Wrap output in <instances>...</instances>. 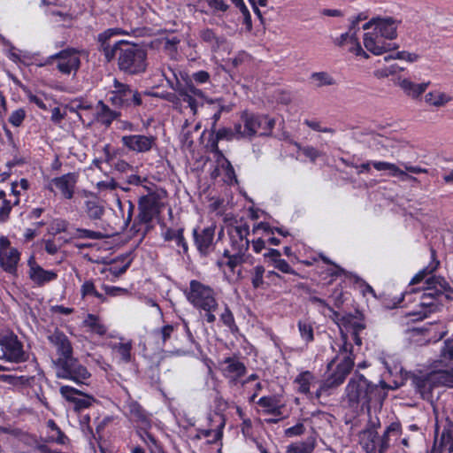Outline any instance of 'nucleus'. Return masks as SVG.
Here are the masks:
<instances>
[{
	"instance_id": "nucleus-38",
	"label": "nucleus",
	"mask_w": 453,
	"mask_h": 453,
	"mask_svg": "<svg viewBox=\"0 0 453 453\" xmlns=\"http://www.w3.org/2000/svg\"><path fill=\"white\" fill-rule=\"evenodd\" d=\"M452 100V97L440 90L430 91L425 96V102L434 107H442Z\"/></svg>"
},
{
	"instance_id": "nucleus-39",
	"label": "nucleus",
	"mask_w": 453,
	"mask_h": 453,
	"mask_svg": "<svg viewBox=\"0 0 453 453\" xmlns=\"http://www.w3.org/2000/svg\"><path fill=\"white\" fill-rule=\"evenodd\" d=\"M84 326L88 327L91 333L103 336L107 332V326L102 322L99 317L94 314H88L83 320Z\"/></svg>"
},
{
	"instance_id": "nucleus-62",
	"label": "nucleus",
	"mask_w": 453,
	"mask_h": 453,
	"mask_svg": "<svg viewBox=\"0 0 453 453\" xmlns=\"http://www.w3.org/2000/svg\"><path fill=\"white\" fill-rule=\"evenodd\" d=\"M426 284L428 285L427 288H432V289H434L436 286H439L443 291L449 289V283L442 277L433 276L426 280Z\"/></svg>"
},
{
	"instance_id": "nucleus-31",
	"label": "nucleus",
	"mask_w": 453,
	"mask_h": 453,
	"mask_svg": "<svg viewBox=\"0 0 453 453\" xmlns=\"http://www.w3.org/2000/svg\"><path fill=\"white\" fill-rule=\"evenodd\" d=\"M398 84L408 96L416 99L419 97L426 90V88L430 85V81L415 83L412 82L411 80L404 78L400 79Z\"/></svg>"
},
{
	"instance_id": "nucleus-59",
	"label": "nucleus",
	"mask_w": 453,
	"mask_h": 453,
	"mask_svg": "<svg viewBox=\"0 0 453 453\" xmlns=\"http://www.w3.org/2000/svg\"><path fill=\"white\" fill-rule=\"evenodd\" d=\"M310 301L311 303L315 304L319 312L322 313L324 316H327L330 313H333V309L321 298L317 296H311L310 298Z\"/></svg>"
},
{
	"instance_id": "nucleus-2",
	"label": "nucleus",
	"mask_w": 453,
	"mask_h": 453,
	"mask_svg": "<svg viewBox=\"0 0 453 453\" xmlns=\"http://www.w3.org/2000/svg\"><path fill=\"white\" fill-rule=\"evenodd\" d=\"M335 345L339 348L338 354L327 365V370L331 372L326 380V385L328 388L337 387L343 383L354 366L353 347L349 342V336L342 331L340 342H335Z\"/></svg>"
},
{
	"instance_id": "nucleus-29",
	"label": "nucleus",
	"mask_w": 453,
	"mask_h": 453,
	"mask_svg": "<svg viewBox=\"0 0 453 453\" xmlns=\"http://www.w3.org/2000/svg\"><path fill=\"white\" fill-rule=\"evenodd\" d=\"M434 365L435 368H441L449 372L453 371V337L444 342L440 357Z\"/></svg>"
},
{
	"instance_id": "nucleus-18",
	"label": "nucleus",
	"mask_w": 453,
	"mask_h": 453,
	"mask_svg": "<svg viewBox=\"0 0 453 453\" xmlns=\"http://www.w3.org/2000/svg\"><path fill=\"white\" fill-rule=\"evenodd\" d=\"M156 137L153 135L130 134L121 137L122 145L128 150L136 153L149 152L156 145Z\"/></svg>"
},
{
	"instance_id": "nucleus-33",
	"label": "nucleus",
	"mask_w": 453,
	"mask_h": 453,
	"mask_svg": "<svg viewBox=\"0 0 453 453\" xmlns=\"http://www.w3.org/2000/svg\"><path fill=\"white\" fill-rule=\"evenodd\" d=\"M311 85L315 88L337 85L336 79L328 72H314L309 77Z\"/></svg>"
},
{
	"instance_id": "nucleus-47",
	"label": "nucleus",
	"mask_w": 453,
	"mask_h": 453,
	"mask_svg": "<svg viewBox=\"0 0 453 453\" xmlns=\"http://www.w3.org/2000/svg\"><path fill=\"white\" fill-rule=\"evenodd\" d=\"M70 238L99 240L103 237L100 232H96L84 228H75L73 232H69Z\"/></svg>"
},
{
	"instance_id": "nucleus-20",
	"label": "nucleus",
	"mask_w": 453,
	"mask_h": 453,
	"mask_svg": "<svg viewBox=\"0 0 453 453\" xmlns=\"http://www.w3.org/2000/svg\"><path fill=\"white\" fill-rule=\"evenodd\" d=\"M231 252L244 255L249 249L250 242L247 238L250 229L246 225L230 226L228 228Z\"/></svg>"
},
{
	"instance_id": "nucleus-42",
	"label": "nucleus",
	"mask_w": 453,
	"mask_h": 453,
	"mask_svg": "<svg viewBox=\"0 0 453 453\" xmlns=\"http://www.w3.org/2000/svg\"><path fill=\"white\" fill-rule=\"evenodd\" d=\"M431 257L432 261L430 264L424 269L420 270L410 281V285H415L421 282L425 277L433 272H434L439 266V260L435 257V251L434 250H431Z\"/></svg>"
},
{
	"instance_id": "nucleus-8",
	"label": "nucleus",
	"mask_w": 453,
	"mask_h": 453,
	"mask_svg": "<svg viewBox=\"0 0 453 453\" xmlns=\"http://www.w3.org/2000/svg\"><path fill=\"white\" fill-rule=\"evenodd\" d=\"M168 71L171 72L173 76L174 77L175 83L171 81L170 78L166 75L165 73H164L163 75L167 80L171 88L179 93L180 96L181 97V104L186 103L188 104V107L190 108V111H192L193 115H196L198 107L202 106L203 104V102L206 101L205 94L203 93V90L196 88L191 83H187L186 86H183L180 83L177 73L171 68H168Z\"/></svg>"
},
{
	"instance_id": "nucleus-17",
	"label": "nucleus",
	"mask_w": 453,
	"mask_h": 453,
	"mask_svg": "<svg viewBox=\"0 0 453 453\" xmlns=\"http://www.w3.org/2000/svg\"><path fill=\"white\" fill-rule=\"evenodd\" d=\"M388 41V39L380 36V35L376 33L373 29L372 31L365 33L363 37L365 48L376 56L382 55L383 53L396 48L395 43L389 42Z\"/></svg>"
},
{
	"instance_id": "nucleus-4",
	"label": "nucleus",
	"mask_w": 453,
	"mask_h": 453,
	"mask_svg": "<svg viewBox=\"0 0 453 453\" xmlns=\"http://www.w3.org/2000/svg\"><path fill=\"white\" fill-rule=\"evenodd\" d=\"M412 383L421 397L429 400L434 388L439 386L453 388V374L446 370L435 368L434 365L430 372L415 376Z\"/></svg>"
},
{
	"instance_id": "nucleus-37",
	"label": "nucleus",
	"mask_w": 453,
	"mask_h": 453,
	"mask_svg": "<svg viewBox=\"0 0 453 453\" xmlns=\"http://www.w3.org/2000/svg\"><path fill=\"white\" fill-rule=\"evenodd\" d=\"M119 112L111 110L107 104L100 101L97 104L96 118L99 122L109 127L119 116Z\"/></svg>"
},
{
	"instance_id": "nucleus-22",
	"label": "nucleus",
	"mask_w": 453,
	"mask_h": 453,
	"mask_svg": "<svg viewBox=\"0 0 453 453\" xmlns=\"http://www.w3.org/2000/svg\"><path fill=\"white\" fill-rule=\"evenodd\" d=\"M441 295V290L427 288V292L423 293L420 296L419 307L422 310L412 312L411 315L417 317L416 319H423L426 318L429 313L436 311L440 306L437 303V297Z\"/></svg>"
},
{
	"instance_id": "nucleus-63",
	"label": "nucleus",
	"mask_w": 453,
	"mask_h": 453,
	"mask_svg": "<svg viewBox=\"0 0 453 453\" xmlns=\"http://www.w3.org/2000/svg\"><path fill=\"white\" fill-rule=\"evenodd\" d=\"M103 289L105 293V295L109 296H125L128 294V290L127 288L116 287V286H110V285H103Z\"/></svg>"
},
{
	"instance_id": "nucleus-35",
	"label": "nucleus",
	"mask_w": 453,
	"mask_h": 453,
	"mask_svg": "<svg viewBox=\"0 0 453 453\" xmlns=\"http://www.w3.org/2000/svg\"><path fill=\"white\" fill-rule=\"evenodd\" d=\"M257 404L268 414L280 415L283 404L279 396H263L257 401Z\"/></svg>"
},
{
	"instance_id": "nucleus-53",
	"label": "nucleus",
	"mask_w": 453,
	"mask_h": 453,
	"mask_svg": "<svg viewBox=\"0 0 453 453\" xmlns=\"http://www.w3.org/2000/svg\"><path fill=\"white\" fill-rule=\"evenodd\" d=\"M159 97L165 99L169 103L173 104V107L176 110H178L180 112H182V104H181V97L180 96L179 93H162L158 95Z\"/></svg>"
},
{
	"instance_id": "nucleus-14",
	"label": "nucleus",
	"mask_w": 453,
	"mask_h": 453,
	"mask_svg": "<svg viewBox=\"0 0 453 453\" xmlns=\"http://www.w3.org/2000/svg\"><path fill=\"white\" fill-rule=\"evenodd\" d=\"M216 158V167L211 172L212 179L221 178V180L226 184L232 185L237 182L235 173L231 163L224 157L223 153L216 145L213 150Z\"/></svg>"
},
{
	"instance_id": "nucleus-51",
	"label": "nucleus",
	"mask_w": 453,
	"mask_h": 453,
	"mask_svg": "<svg viewBox=\"0 0 453 453\" xmlns=\"http://www.w3.org/2000/svg\"><path fill=\"white\" fill-rule=\"evenodd\" d=\"M137 434L141 440L150 448L151 453L159 449V446L156 438L148 432V430H137Z\"/></svg>"
},
{
	"instance_id": "nucleus-44",
	"label": "nucleus",
	"mask_w": 453,
	"mask_h": 453,
	"mask_svg": "<svg viewBox=\"0 0 453 453\" xmlns=\"http://www.w3.org/2000/svg\"><path fill=\"white\" fill-rule=\"evenodd\" d=\"M199 36L203 42H206L211 48L212 50H218L224 42L223 38L218 37L210 28L201 30Z\"/></svg>"
},
{
	"instance_id": "nucleus-9",
	"label": "nucleus",
	"mask_w": 453,
	"mask_h": 453,
	"mask_svg": "<svg viewBox=\"0 0 453 453\" xmlns=\"http://www.w3.org/2000/svg\"><path fill=\"white\" fill-rule=\"evenodd\" d=\"M86 56V52L81 50L75 48H66L60 50L59 52L50 56L44 64L40 65H45L51 64L54 60L57 61V69L62 74H71L72 73H76L81 66V60L82 57Z\"/></svg>"
},
{
	"instance_id": "nucleus-60",
	"label": "nucleus",
	"mask_w": 453,
	"mask_h": 453,
	"mask_svg": "<svg viewBox=\"0 0 453 453\" xmlns=\"http://www.w3.org/2000/svg\"><path fill=\"white\" fill-rule=\"evenodd\" d=\"M26 118V111L24 109H17L13 111L11 115L9 116V122L13 127H19L23 123L24 119Z\"/></svg>"
},
{
	"instance_id": "nucleus-1",
	"label": "nucleus",
	"mask_w": 453,
	"mask_h": 453,
	"mask_svg": "<svg viewBox=\"0 0 453 453\" xmlns=\"http://www.w3.org/2000/svg\"><path fill=\"white\" fill-rule=\"evenodd\" d=\"M388 388L390 387L384 381L376 385L363 374L355 373L346 385L344 396L350 408L365 410L370 413L372 408L380 409Z\"/></svg>"
},
{
	"instance_id": "nucleus-45",
	"label": "nucleus",
	"mask_w": 453,
	"mask_h": 453,
	"mask_svg": "<svg viewBox=\"0 0 453 453\" xmlns=\"http://www.w3.org/2000/svg\"><path fill=\"white\" fill-rule=\"evenodd\" d=\"M88 216L92 219H99L104 212V208L96 199L88 200L85 203Z\"/></svg>"
},
{
	"instance_id": "nucleus-41",
	"label": "nucleus",
	"mask_w": 453,
	"mask_h": 453,
	"mask_svg": "<svg viewBox=\"0 0 453 453\" xmlns=\"http://www.w3.org/2000/svg\"><path fill=\"white\" fill-rule=\"evenodd\" d=\"M163 237L165 241H174L178 247H181L184 252L188 251V243L183 236V229L167 228L163 233Z\"/></svg>"
},
{
	"instance_id": "nucleus-54",
	"label": "nucleus",
	"mask_w": 453,
	"mask_h": 453,
	"mask_svg": "<svg viewBox=\"0 0 453 453\" xmlns=\"http://www.w3.org/2000/svg\"><path fill=\"white\" fill-rule=\"evenodd\" d=\"M419 55L417 53L408 52V51H398L395 55H389L385 57V60L388 59H402L410 63H414L419 59Z\"/></svg>"
},
{
	"instance_id": "nucleus-55",
	"label": "nucleus",
	"mask_w": 453,
	"mask_h": 453,
	"mask_svg": "<svg viewBox=\"0 0 453 453\" xmlns=\"http://www.w3.org/2000/svg\"><path fill=\"white\" fill-rule=\"evenodd\" d=\"M69 223L63 219H56L50 225V232L52 234L65 233L68 231Z\"/></svg>"
},
{
	"instance_id": "nucleus-57",
	"label": "nucleus",
	"mask_w": 453,
	"mask_h": 453,
	"mask_svg": "<svg viewBox=\"0 0 453 453\" xmlns=\"http://www.w3.org/2000/svg\"><path fill=\"white\" fill-rule=\"evenodd\" d=\"M19 199L17 197L13 203L10 200H4L0 207V222H5L10 216L13 205H18Z\"/></svg>"
},
{
	"instance_id": "nucleus-48",
	"label": "nucleus",
	"mask_w": 453,
	"mask_h": 453,
	"mask_svg": "<svg viewBox=\"0 0 453 453\" xmlns=\"http://www.w3.org/2000/svg\"><path fill=\"white\" fill-rule=\"evenodd\" d=\"M219 319L231 332L234 333L238 330L234 314L227 305L225 306L224 311L220 313Z\"/></svg>"
},
{
	"instance_id": "nucleus-15",
	"label": "nucleus",
	"mask_w": 453,
	"mask_h": 453,
	"mask_svg": "<svg viewBox=\"0 0 453 453\" xmlns=\"http://www.w3.org/2000/svg\"><path fill=\"white\" fill-rule=\"evenodd\" d=\"M127 416L134 423L137 430H149L151 427V415L149 414L136 401L129 398L126 402Z\"/></svg>"
},
{
	"instance_id": "nucleus-16",
	"label": "nucleus",
	"mask_w": 453,
	"mask_h": 453,
	"mask_svg": "<svg viewBox=\"0 0 453 453\" xmlns=\"http://www.w3.org/2000/svg\"><path fill=\"white\" fill-rule=\"evenodd\" d=\"M219 370L231 383H237L246 373L245 365L237 357H227L219 362Z\"/></svg>"
},
{
	"instance_id": "nucleus-30",
	"label": "nucleus",
	"mask_w": 453,
	"mask_h": 453,
	"mask_svg": "<svg viewBox=\"0 0 453 453\" xmlns=\"http://www.w3.org/2000/svg\"><path fill=\"white\" fill-rule=\"evenodd\" d=\"M453 452V429L446 427L442 430L439 440H435L432 453Z\"/></svg>"
},
{
	"instance_id": "nucleus-64",
	"label": "nucleus",
	"mask_w": 453,
	"mask_h": 453,
	"mask_svg": "<svg viewBox=\"0 0 453 453\" xmlns=\"http://www.w3.org/2000/svg\"><path fill=\"white\" fill-rule=\"evenodd\" d=\"M273 267L278 269L283 273L296 274V271L290 266V265L282 258L276 259L273 263Z\"/></svg>"
},
{
	"instance_id": "nucleus-50",
	"label": "nucleus",
	"mask_w": 453,
	"mask_h": 453,
	"mask_svg": "<svg viewBox=\"0 0 453 453\" xmlns=\"http://www.w3.org/2000/svg\"><path fill=\"white\" fill-rule=\"evenodd\" d=\"M47 427L50 429V431H57V435L55 434H49L48 440L50 441H55L58 444H65L66 436L63 434V432L60 430V428L57 426L54 420L50 419L47 422Z\"/></svg>"
},
{
	"instance_id": "nucleus-11",
	"label": "nucleus",
	"mask_w": 453,
	"mask_h": 453,
	"mask_svg": "<svg viewBox=\"0 0 453 453\" xmlns=\"http://www.w3.org/2000/svg\"><path fill=\"white\" fill-rule=\"evenodd\" d=\"M0 359L10 363L19 364L28 359L23 343L13 333L0 335Z\"/></svg>"
},
{
	"instance_id": "nucleus-24",
	"label": "nucleus",
	"mask_w": 453,
	"mask_h": 453,
	"mask_svg": "<svg viewBox=\"0 0 453 453\" xmlns=\"http://www.w3.org/2000/svg\"><path fill=\"white\" fill-rule=\"evenodd\" d=\"M28 276L30 280L37 286H43L46 283L55 280L58 278V273L53 270H45L39 265L31 256L27 261Z\"/></svg>"
},
{
	"instance_id": "nucleus-61",
	"label": "nucleus",
	"mask_w": 453,
	"mask_h": 453,
	"mask_svg": "<svg viewBox=\"0 0 453 453\" xmlns=\"http://www.w3.org/2000/svg\"><path fill=\"white\" fill-rule=\"evenodd\" d=\"M80 427L85 436H94L92 428L89 425L90 417L88 414H81L79 417Z\"/></svg>"
},
{
	"instance_id": "nucleus-40",
	"label": "nucleus",
	"mask_w": 453,
	"mask_h": 453,
	"mask_svg": "<svg viewBox=\"0 0 453 453\" xmlns=\"http://www.w3.org/2000/svg\"><path fill=\"white\" fill-rule=\"evenodd\" d=\"M242 254H237L236 252H231L229 250H225L224 258L218 261V265L221 268L227 266L231 272H234V268L242 262Z\"/></svg>"
},
{
	"instance_id": "nucleus-7",
	"label": "nucleus",
	"mask_w": 453,
	"mask_h": 453,
	"mask_svg": "<svg viewBox=\"0 0 453 453\" xmlns=\"http://www.w3.org/2000/svg\"><path fill=\"white\" fill-rule=\"evenodd\" d=\"M274 127V120L267 116L244 112L242 123L234 126V131L240 137H252L256 134H267Z\"/></svg>"
},
{
	"instance_id": "nucleus-49",
	"label": "nucleus",
	"mask_w": 453,
	"mask_h": 453,
	"mask_svg": "<svg viewBox=\"0 0 453 453\" xmlns=\"http://www.w3.org/2000/svg\"><path fill=\"white\" fill-rule=\"evenodd\" d=\"M265 270L262 265H256L251 272V284L254 288H265L264 275Z\"/></svg>"
},
{
	"instance_id": "nucleus-32",
	"label": "nucleus",
	"mask_w": 453,
	"mask_h": 453,
	"mask_svg": "<svg viewBox=\"0 0 453 453\" xmlns=\"http://www.w3.org/2000/svg\"><path fill=\"white\" fill-rule=\"evenodd\" d=\"M359 440L360 445L366 453H377L379 436L376 430L372 428L364 430L359 435Z\"/></svg>"
},
{
	"instance_id": "nucleus-43",
	"label": "nucleus",
	"mask_w": 453,
	"mask_h": 453,
	"mask_svg": "<svg viewBox=\"0 0 453 453\" xmlns=\"http://www.w3.org/2000/svg\"><path fill=\"white\" fill-rule=\"evenodd\" d=\"M81 295L83 299L95 297L99 301V303H104L107 301L104 295L99 293L96 290V286L92 280H86L83 282L81 287Z\"/></svg>"
},
{
	"instance_id": "nucleus-10",
	"label": "nucleus",
	"mask_w": 453,
	"mask_h": 453,
	"mask_svg": "<svg viewBox=\"0 0 453 453\" xmlns=\"http://www.w3.org/2000/svg\"><path fill=\"white\" fill-rule=\"evenodd\" d=\"M55 365L58 378L70 380L77 384L87 385L91 377V373L87 367L73 356L63 360H56Z\"/></svg>"
},
{
	"instance_id": "nucleus-36",
	"label": "nucleus",
	"mask_w": 453,
	"mask_h": 453,
	"mask_svg": "<svg viewBox=\"0 0 453 453\" xmlns=\"http://www.w3.org/2000/svg\"><path fill=\"white\" fill-rule=\"evenodd\" d=\"M315 376L309 371H304L299 373L294 380V384L296 386V391L300 394L308 395L311 391V387L315 383Z\"/></svg>"
},
{
	"instance_id": "nucleus-12",
	"label": "nucleus",
	"mask_w": 453,
	"mask_h": 453,
	"mask_svg": "<svg viewBox=\"0 0 453 453\" xmlns=\"http://www.w3.org/2000/svg\"><path fill=\"white\" fill-rule=\"evenodd\" d=\"M400 24L401 20L391 16H377L365 23L363 29H373L376 33H379L380 36L385 37L388 41H392L397 37V28Z\"/></svg>"
},
{
	"instance_id": "nucleus-56",
	"label": "nucleus",
	"mask_w": 453,
	"mask_h": 453,
	"mask_svg": "<svg viewBox=\"0 0 453 453\" xmlns=\"http://www.w3.org/2000/svg\"><path fill=\"white\" fill-rule=\"evenodd\" d=\"M349 50L356 56H360L364 58H369V55L364 50L360 42H358V39L356 35V31L353 32V36L351 37V41L349 42Z\"/></svg>"
},
{
	"instance_id": "nucleus-25",
	"label": "nucleus",
	"mask_w": 453,
	"mask_h": 453,
	"mask_svg": "<svg viewBox=\"0 0 453 453\" xmlns=\"http://www.w3.org/2000/svg\"><path fill=\"white\" fill-rule=\"evenodd\" d=\"M48 340L56 348L58 355L57 360H63L73 356L72 343L63 332L55 330L48 335Z\"/></svg>"
},
{
	"instance_id": "nucleus-26",
	"label": "nucleus",
	"mask_w": 453,
	"mask_h": 453,
	"mask_svg": "<svg viewBox=\"0 0 453 453\" xmlns=\"http://www.w3.org/2000/svg\"><path fill=\"white\" fill-rule=\"evenodd\" d=\"M77 180L78 176L76 173H68L52 179L50 185L55 186L65 199H72L74 195Z\"/></svg>"
},
{
	"instance_id": "nucleus-3",
	"label": "nucleus",
	"mask_w": 453,
	"mask_h": 453,
	"mask_svg": "<svg viewBox=\"0 0 453 453\" xmlns=\"http://www.w3.org/2000/svg\"><path fill=\"white\" fill-rule=\"evenodd\" d=\"M118 66L120 71L128 74H139L147 68V52L142 47L126 42L119 48Z\"/></svg>"
},
{
	"instance_id": "nucleus-46",
	"label": "nucleus",
	"mask_w": 453,
	"mask_h": 453,
	"mask_svg": "<svg viewBox=\"0 0 453 453\" xmlns=\"http://www.w3.org/2000/svg\"><path fill=\"white\" fill-rule=\"evenodd\" d=\"M298 331L301 339L309 344L314 340V330L312 324L308 320H299L297 323Z\"/></svg>"
},
{
	"instance_id": "nucleus-6",
	"label": "nucleus",
	"mask_w": 453,
	"mask_h": 453,
	"mask_svg": "<svg viewBox=\"0 0 453 453\" xmlns=\"http://www.w3.org/2000/svg\"><path fill=\"white\" fill-rule=\"evenodd\" d=\"M183 293L188 303L197 310H211L218 305L214 289L197 280H190Z\"/></svg>"
},
{
	"instance_id": "nucleus-58",
	"label": "nucleus",
	"mask_w": 453,
	"mask_h": 453,
	"mask_svg": "<svg viewBox=\"0 0 453 453\" xmlns=\"http://www.w3.org/2000/svg\"><path fill=\"white\" fill-rule=\"evenodd\" d=\"M384 140L385 136L380 134H373L371 135L369 144L372 149L380 152V154H384L386 151L384 150Z\"/></svg>"
},
{
	"instance_id": "nucleus-19",
	"label": "nucleus",
	"mask_w": 453,
	"mask_h": 453,
	"mask_svg": "<svg viewBox=\"0 0 453 453\" xmlns=\"http://www.w3.org/2000/svg\"><path fill=\"white\" fill-rule=\"evenodd\" d=\"M59 391L66 401L73 403V410L77 412L89 408L95 402L93 396L82 394L80 390L70 386H62Z\"/></svg>"
},
{
	"instance_id": "nucleus-5",
	"label": "nucleus",
	"mask_w": 453,
	"mask_h": 453,
	"mask_svg": "<svg viewBox=\"0 0 453 453\" xmlns=\"http://www.w3.org/2000/svg\"><path fill=\"white\" fill-rule=\"evenodd\" d=\"M106 99L114 107L118 108L127 109L142 104L141 94L133 89L130 85L121 82L116 78L113 79L112 84L109 87Z\"/></svg>"
},
{
	"instance_id": "nucleus-27",
	"label": "nucleus",
	"mask_w": 453,
	"mask_h": 453,
	"mask_svg": "<svg viewBox=\"0 0 453 453\" xmlns=\"http://www.w3.org/2000/svg\"><path fill=\"white\" fill-rule=\"evenodd\" d=\"M216 226L211 225L208 227L198 231L197 229H194L193 234L195 239V243L197 247V250L203 253L207 254L212 246L214 234H215Z\"/></svg>"
},
{
	"instance_id": "nucleus-34",
	"label": "nucleus",
	"mask_w": 453,
	"mask_h": 453,
	"mask_svg": "<svg viewBox=\"0 0 453 453\" xmlns=\"http://www.w3.org/2000/svg\"><path fill=\"white\" fill-rule=\"evenodd\" d=\"M317 446L314 436H309L304 441L292 442L287 446V453H313Z\"/></svg>"
},
{
	"instance_id": "nucleus-21",
	"label": "nucleus",
	"mask_w": 453,
	"mask_h": 453,
	"mask_svg": "<svg viewBox=\"0 0 453 453\" xmlns=\"http://www.w3.org/2000/svg\"><path fill=\"white\" fill-rule=\"evenodd\" d=\"M138 218L142 223H150L159 213V198L155 194H148L139 200Z\"/></svg>"
},
{
	"instance_id": "nucleus-52",
	"label": "nucleus",
	"mask_w": 453,
	"mask_h": 453,
	"mask_svg": "<svg viewBox=\"0 0 453 453\" xmlns=\"http://www.w3.org/2000/svg\"><path fill=\"white\" fill-rule=\"evenodd\" d=\"M176 331V327L173 325H165L161 329L155 332V335L158 341H161L163 345L172 338Z\"/></svg>"
},
{
	"instance_id": "nucleus-23",
	"label": "nucleus",
	"mask_w": 453,
	"mask_h": 453,
	"mask_svg": "<svg viewBox=\"0 0 453 453\" xmlns=\"http://www.w3.org/2000/svg\"><path fill=\"white\" fill-rule=\"evenodd\" d=\"M120 34V29L111 28L98 35V42H100L101 50L107 62H111L115 58H118V56H119V48L126 42V41L120 40L116 42L113 45H111L108 40L113 35Z\"/></svg>"
},
{
	"instance_id": "nucleus-28",
	"label": "nucleus",
	"mask_w": 453,
	"mask_h": 453,
	"mask_svg": "<svg viewBox=\"0 0 453 453\" xmlns=\"http://www.w3.org/2000/svg\"><path fill=\"white\" fill-rule=\"evenodd\" d=\"M108 347L119 357V362L127 364L131 361L133 349V342L131 340L119 336V342H111L108 343Z\"/></svg>"
},
{
	"instance_id": "nucleus-13",
	"label": "nucleus",
	"mask_w": 453,
	"mask_h": 453,
	"mask_svg": "<svg viewBox=\"0 0 453 453\" xmlns=\"http://www.w3.org/2000/svg\"><path fill=\"white\" fill-rule=\"evenodd\" d=\"M20 260V252L11 246L9 239L5 236L0 237V266L10 274H16L17 266Z\"/></svg>"
}]
</instances>
